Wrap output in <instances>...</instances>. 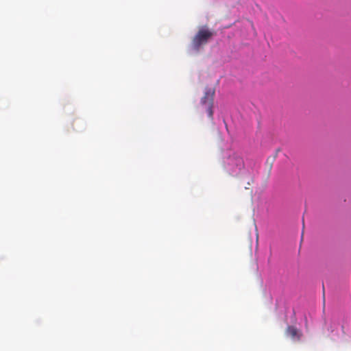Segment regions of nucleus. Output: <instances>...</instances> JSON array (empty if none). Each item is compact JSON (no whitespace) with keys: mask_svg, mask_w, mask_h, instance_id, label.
I'll use <instances>...</instances> for the list:
<instances>
[{"mask_svg":"<svg viewBox=\"0 0 351 351\" xmlns=\"http://www.w3.org/2000/svg\"><path fill=\"white\" fill-rule=\"evenodd\" d=\"M245 167L243 157L237 152H230L223 158V167L231 176L237 175Z\"/></svg>","mask_w":351,"mask_h":351,"instance_id":"f257e3e1","label":"nucleus"},{"mask_svg":"<svg viewBox=\"0 0 351 351\" xmlns=\"http://www.w3.org/2000/svg\"><path fill=\"white\" fill-rule=\"evenodd\" d=\"M213 35V32L206 28H201L199 29L192 40V49L195 51H199L202 46L205 45Z\"/></svg>","mask_w":351,"mask_h":351,"instance_id":"f03ea898","label":"nucleus"},{"mask_svg":"<svg viewBox=\"0 0 351 351\" xmlns=\"http://www.w3.org/2000/svg\"><path fill=\"white\" fill-rule=\"evenodd\" d=\"M215 89L211 88H206L204 96L201 98L200 106L202 110L207 112L208 117L210 120L213 119V104L215 97Z\"/></svg>","mask_w":351,"mask_h":351,"instance_id":"7ed1b4c3","label":"nucleus"},{"mask_svg":"<svg viewBox=\"0 0 351 351\" xmlns=\"http://www.w3.org/2000/svg\"><path fill=\"white\" fill-rule=\"evenodd\" d=\"M286 335L293 339L300 340L301 334L297 328L293 326H289L286 330Z\"/></svg>","mask_w":351,"mask_h":351,"instance_id":"20e7f679","label":"nucleus"}]
</instances>
